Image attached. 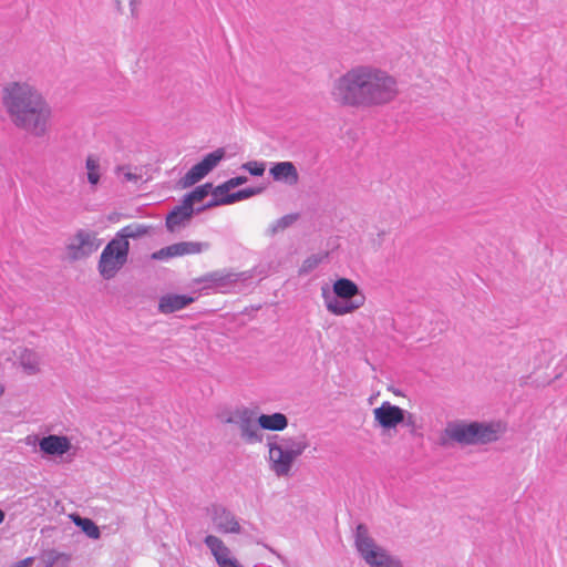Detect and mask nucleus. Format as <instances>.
Returning <instances> with one entry per match:
<instances>
[{
    "instance_id": "nucleus-17",
    "label": "nucleus",
    "mask_w": 567,
    "mask_h": 567,
    "mask_svg": "<svg viewBox=\"0 0 567 567\" xmlns=\"http://www.w3.org/2000/svg\"><path fill=\"white\" fill-rule=\"evenodd\" d=\"M194 298L187 295L166 293L159 298L158 311L164 315H169L186 308L194 302Z\"/></svg>"
},
{
    "instance_id": "nucleus-41",
    "label": "nucleus",
    "mask_w": 567,
    "mask_h": 567,
    "mask_svg": "<svg viewBox=\"0 0 567 567\" xmlns=\"http://www.w3.org/2000/svg\"><path fill=\"white\" fill-rule=\"evenodd\" d=\"M136 2H137V0H130V7H131L132 11L134 10Z\"/></svg>"
},
{
    "instance_id": "nucleus-29",
    "label": "nucleus",
    "mask_w": 567,
    "mask_h": 567,
    "mask_svg": "<svg viewBox=\"0 0 567 567\" xmlns=\"http://www.w3.org/2000/svg\"><path fill=\"white\" fill-rule=\"evenodd\" d=\"M225 150L219 147L214 152L206 154L200 161V164L208 171V173H210L225 157Z\"/></svg>"
},
{
    "instance_id": "nucleus-34",
    "label": "nucleus",
    "mask_w": 567,
    "mask_h": 567,
    "mask_svg": "<svg viewBox=\"0 0 567 567\" xmlns=\"http://www.w3.org/2000/svg\"><path fill=\"white\" fill-rule=\"evenodd\" d=\"M402 419H403V421L401 424L406 426L408 429H410V431L413 433L417 427L415 415L403 409V417Z\"/></svg>"
},
{
    "instance_id": "nucleus-22",
    "label": "nucleus",
    "mask_w": 567,
    "mask_h": 567,
    "mask_svg": "<svg viewBox=\"0 0 567 567\" xmlns=\"http://www.w3.org/2000/svg\"><path fill=\"white\" fill-rule=\"evenodd\" d=\"M208 171L199 163L195 164L186 174L183 176L178 185L181 188H188L199 181H202L206 175H208Z\"/></svg>"
},
{
    "instance_id": "nucleus-5",
    "label": "nucleus",
    "mask_w": 567,
    "mask_h": 567,
    "mask_svg": "<svg viewBox=\"0 0 567 567\" xmlns=\"http://www.w3.org/2000/svg\"><path fill=\"white\" fill-rule=\"evenodd\" d=\"M354 546L370 567H402L400 560L375 544L364 524H359L355 528Z\"/></svg>"
},
{
    "instance_id": "nucleus-6",
    "label": "nucleus",
    "mask_w": 567,
    "mask_h": 567,
    "mask_svg": "<svg viewBox=\"0 0 567 567\" xmlns=\"http://www.w3.org/2000/svg\"><path fill=\"white\" fill-rule=\"evenodd\" d=\"M130 243L113 238L103 249L99 260V271L104 279H112L126 264Z\"/></svg>"
},
{
    "instance_id": "nucleus-35",
    "label": "nucleus",
    "mask_w": 567,
    "mask_h": 567,
    "mask_svg": "<svg viewBox=\"0 0 567 567\" xmlns=\"http://www.w3.org/2000/svg\"><path fill=\"white\" fill-rule=\"evenodd\" d=\"M223 205H229V200L227 199V194L223 195H213V198L205 204L206 209L216 207V206H223Z\"/></svg>"
},
{
    "instance_id": "nucleus-36",
    "label": "nucleus",
    "mask_w": 567,
    "mask_h": 567,
    "mask_svg": "<svg viewBox=\"0 0 567 567\" xmlns=\"http://www.w3.org/2000/svg\"><path fill=\"white\" fill-rule=\"evenodd\" d=\"M118 171L123 172L124 182H137L141 177L130 171L124 172V167H120Z\"/></svg>"
},
{
    "instance_id": "nucleus-16",
    "label": "nucleus",
    "mask_w": 567,
    "mask_h": 567,
    "mask_svg": "<svg viewBox=\"0 0 567 567\" xmlns=\"http://www.w3.org/2000/svg\"><path fill=\"white\" fill-rule=\"evenodd\" d=\"M269 173L274 181L282 182L287 185H296L299 182L298 171L292 162H278L275 163Z\"/></svg>"
},
{
    "instance_id": "nucleus-39",
    "label": "nucleus",
    "mask_w": 567,
    "mask_h": 567,
    "mask_svg": "<svg viewBox=\"0 0 567 567\" xmlns=\"http://www.w3.org/2000/svg\"><path fill=\"white\" fill-rule=\"evenodd\" d=\"M4 518H6L4 512L2 509H0V524L3 523Z\"/></svg>"
},
{
    "instance_id": "nucleus-38",
    "label": "nucleus",
    "mask_w": 567,
    "mask_h": 567,
    "mask_svg": "<svg viewBox=\"0 0 567 567\" xmlns=\"http://www.w3.org/2000/svg\"><path fill=\"white\" fill-rule=\"evenodd\" d=\"M204 210H206L205 205H203V206H200V207H197V208H195V207H194V215H195V214H200V213H203Z\"/></svg>"
},
{
    "instance_id": "nucleus-13",
    "label": "nucleus",
    "mask_w": 567,
    "mask_h": 567,
    "mask_svg": "<svg viewBox=\"0 0 567 567\" xmlns=\"http://www.w3.org/2000/svg\"><path fill=\"white\" fill-rule=\"evenodd\" d=\"M471 433L470 422L452 421L449 422L440 436V445L447 446L451 443L460 445H470Z\"/></svg>"
},
{
    "instance_id": "nucleus-23",
    "label": "nucleus",
    "mask_w": 567,
    "mask_h": 567,
    "mask_svg": "<svg viewBox=\"0 0 567 567\" xmlns=\"http://www.w3.org/2000/svg\"><path fill=\"white\" fill-rule=\"evenodd\" d=\"M148 229L150 227L146 225L133 223L120 229L114 238L128 241L130 238L136 239L148 234Z\"/></svg>"
},
{
    "instance_id": "nucleus-4",
    "label": "nucleus",
    "mask_w": 567,
    "mask_h": 567,
    "mask_svg": "<svg viewBox=\"0 0 567 567\" xmlns=\"http://www.w3.org/2000/svg\"><path fill=\"white\" fill-rule=\"evenodd\" d=\"M332 288L333 297L323 291L326 307L331 313L344 316L363 306L365 297L354 281L348 278H339L333 282Z\"/></svg>"
},
{
    "instance_id": "nucleus-14",
    "label": "nucleus",
    "mask_w": 567,
    "mask_h": 567,
    "mask_svg": "<svg viewBox=\"0 0 567 567\" xmlns=\"http://www.w3.org/2000/svg\"><path fill=\"white\" fill-rule=\"evenodd\" d=\"M204 544L210 550L219 567H243L238 560L230 555V549L215 535H207Z\"/></svg>"
},
{
    "instance_id": "nucleus-19",
    "label": "nucleus",
    "mask_w": 567,
    "mask_h": 567,
    "mask_svg": "<svg viewBox=\"0 0 567 567\" xmlns=\"http://www.w3.org/2000/svg\"><path fill=\"white\" fill-rule=\"evenodd\" d=\"M257 422L261 429L269 431H282L288 426L287 416L279 412L272 414H261Z\"/></svg>"
},
{
    "instance_id": "nucleus-37",
    "label": "nucleus",
    "mask_w": 567,
    "mask_h": 567,
    "mask_svg": "<svg viewBox=\"0 0 567 567\" xmlns=\"http://www.w3.org/2000/svg\"><path fill=\"white\" fill-rule=\"evenodd\" d=\"M32 563H33V558L32 557H28V558L17 563L13 567H30V565Z\"/></svg>"
},
{
    "instance_id": "nucleus-30",
    "label": "nucleus",
    "mask_w": 567,
    "mask_h": 567,
    "mask_svg": "<svg viewBox=\"0 0 567 567\" xmlns=\"http://www.w3.org/2000/svg\"><path fill=\"white\" fill-rule=\"evenodd\" d=\"M264 190V187H247L239 189L235 193L227 194V199L229 200V205L250 198L255 195L260 194Z\"/></svg>"
},
{
    "instance_id": "nucleus-33",
    "label": "nucleus",
    "mask_w": 567,
    "mask_h": 567,
    "mask_svg": "<svg viewBox=\"0 0 567 567\" xmlns=\"http://www.w3.org/2000/svg\"><path fill=\"white\" fill-rule=\"evenodd\" d=\"M241 169L247 171L252 176H262L266 171V164L258 161H249L241 165Z\"/></svg>"
},
{
    "instance_id": "nucleus-28",
    "label": "nucleus",
    "mask_w": 567,
    "mask_h": 567,
    "mask_svg": "<svg viewBox=\"0 0 567 567\" xmlns=\"http://www.w3.org/2000/svg\"><path fill=\"white\" fill-rule=\"evenodd\" d=\"M248 182V178L246 176H236L231 177L225 183L216 186L213 190V195H223V194H230L229 190L233 188H236L245 183Z\"/></svg>"
},
{
    "instance_id": "nucleus-10",
    "label": "nucleus",
    "mask_w": 567,
    "mask_h": 567,
    "mask_svg": "<svg viewBox=\"0 0 567 567\" xmlns=\"http://www.w3.org/2000/svg\"><path fill=\"white\" fill-rule=\"evenodd\" d=\"M374 427H380L383 433L394 430L403 421V409L389 401L373 410Z\"/></svg>"
},
{
    "instance_id": "nucleus-40",
    "label": "nucleus",
    "mask_w": 567,
    "mask_h": 567,
    "mask_svg": "<svg viewBox=\"0 0 567 567\" xmlns=\"http://www.w3.org/2000/svg\"><path fill=\"white\" fill-rule=\"evenodd\" d=\"M38 567H50V566H47V563H42L41 557H39Z\"/></svg>"
},
{
    "instance_id": "nucleus-27",
    "label": "nucleus",
    "mask_w": 567,
    "mask_h": 567,
    "mask_svg": "<svg viewBox=\"0 0 567 567\" xmlns=\"http://www.w3.org/2000/svg\"><path fill=\"white\" fill-rule=\"evenodd\" d=\"M298 214H288L274 221L267 229V235L275 236L289 228L297 219Z\"/></svg>"
},
{
    "instance_id": "nucleus-42",
    "label": "nucleus",
    "mask_w": 567,
    "mask_h": 567,
    "mask_svg": "<svg viewBox=\"0 0 567 567\" xmlns=\"http://www.w3.org/2000/svg\"><path fill=\"white\" fill-rule=\"evenodd\" d=\"M4 388L0 384V396L3 394Z\"/></svg>"
},
{
    "instance_id": "nucleus-3",
    "label": "nucleus",
    "mask_w": 567,
    "mask_h": 567,
    "mask_svg": "<svg viewBox=\"0 0 567 567\" xmlns=\"http://www.w3.org/2000/svg\"><path fill=\"white\" fill-rule=\"evenodd\" d=\"M269 467L278 477H287L296 458L301 456L309 446L306 434L296 436L272 435L268 443Z\"/></svg>"
},
{
    "instance_id": "nucleus-9",
    "label": "nucleus",
    "mask_w": 567,
    "mask_h": 567,
    "mask_svg": "<svg viewBox=\"0 0 567 567\" xmlns=\"http://www.w3.org/2000/svg\"><path fill=\"white\" fill-rule=\"evenodd\" d=\"M499 422H470V445H483L496 442L504 432Z\"/></svg>"
},
{
    "instance_id": "nucleus-24",
    "label": "nucleus",
    "mask_w": 567,
    "mask_h": 567,
    "mask_svg": "<svg viewBox=\"0 0 567 567\" xmlns=\"http://www.w3.org/2000/svg\"><path fill=\"white\" fill-rule=\"evenodd\" d=\"M40 557L41 561L47 563V566L50 567H66L70 561L69 555L55 549L45 550Z\"/></svg>"
},
{
    "instance_id": "nucleus-1",
    "label": "nucleus",
    "mask_w": 567,
    "mask_h": 567,
    "mask_svg": "<svg viewBox=\"0 0 567 567\" xmlns=\"http://www.w3.org/2000/svg\"><path fill=\"white\" fill-rule=\"evenodd\" d=\"M399 94L398 81L385 70L373 65H355L337 78L331 99L340 106L370 109L383 106Z\"/></svg>"
},
{
    "instance_id": "nucleus-11",
    "label": "nucleus",
    "mask_w": 567,
    "mask_h": 567,
    "mask_svg": "<svg viewBox=\"0 0 567 567\" xmlns=\"http://www.w3.org/2000/svg\"><path fill=\"white\" fill-rule=\"evenodd\" d=\"M209 248L208 243L199 241H181L173 245L161 248L159 250L152 254V259L164 260L174 257H181L185 255L199 254Z\"/></svg>"
},
{
    "instance_id": "nucleus-31",
    "label": "nucleus",
    "mask_w": 567,
    "mask_h": 567,
    "mask_svg": "<svg viewBox=\"0 0 567 567\" xmlns=\"http://www.w3.org/2000/svg\"><path fill=\"white\" fill-rule=\"evenodd\" d=\"M328 254H313L306 258L300 267V274H309L315 270L326 258Z\"/></svg>"
},
{
    "instance_id": "nucleus-18",
    "label": "nucleus",
    "mask_w": 567,
    "mask_h": 567,
    "mask_svg": "<svg viewBox=\"0 0 567 567\" xmlns=\"http://www.w3.org/2000/svg\"><path fill=\"white\" fill-rule=\"evenodd\" d=\"M40 450L48 455H63L70 450V441L65 436L48 435L40 440Z\"/></svg>"
},
{
    "instance_id": "nucleus-25",
    "label": "nucleus",
    "mask_w": 567,
    "mask_h": 567,
    "mask_svg": "<svg viewBox=\"0 0 567 567\" xmlns=\"http://www.w3.org/2000/svg\"><path fill=\"white\" fill-rule=\"evenodd\" d=\"M213 184L206 183L200 186H197L195 189L186 194L183 198V202L190 207H194V204L197 202H202L206 198L210 193L213 194Z\"/></svg>"
},
{
    "instance_id": "nucleus-32",
    "label": "nucleus",
    "mask_w": 567,
    "mask_h": 567,
    "mask_svg": "<svg viewBox=\"0 0 567 567\" xmlns=\"http://www.w3.org/2000/svg\"><path fill=\"white\" fill-rule=\"evenodd\" d=\"M85 167L87 169V181L91 185H96L100 182V163L99 159L89 156L85 162Z\"/></svg>"
},
{
    "instance_id": "nucleus-7",
    "label": "nucleus",
    "mask_w": 567,
    "mask_h": 567,
    "mask_svg": "<svg viewBox=\"0 0 567 567\" xmlns=\"http://www.w3.org/2000/svg\"><path fill=\"white\" fill-rule=\"evenodd\" d=\"M101 246L94 231L79 229L66 245L68 257L72 261L85 259Z\"/></svg>"
},
{
    "instance_id": "nucleus-26",
    "label": "nucleus",
    "mask_w": 567,
    "mask_h": 567,
    "mask_svg": "<svg viewBox=\"0 0 567 567\" xmlns=\"http://www.w3.org/2000/svg\"><path fill=\"white\" fill-rule=\"evenodd\" d=\"M73 523L81 528V530L90 538L97 539L101 536V532L97 525L87 517H81L80 515L72 516Z\"/></svg>"
},
{
    "instance_id": "nucleus-12",
    "label": "nucleus",
    "mask_w": 567,
    "mask_h": 567,
    "mask_svg": "<svg viewBox=\"0 0 567 567\" xmlns=\"http://www.w3.org/2000/svg\"><path fill=\"white\" fill-rule=\"evenodd\" d=\"M213 524L221 534H239L241 527L236 516L223 505H212L209 509Z\"/></svg>"
},
{
    "instance_id": "nucleus-2",
    "label": "nucleus",
    "mask_w": 567,
    "mask_h": 567,
    "mask_svg": "<svg viewBox=\"0 0 567 567\" xmlns=\"http://www.w3.org/2000/svg\"><path fill=\"white\" fill-rule=\"evenodd\" d=\"M1 103L13 126L35 137L47 134L52 110L35 87L25 82H10L2 89Z\"/></svg>"
},
{
    "instance_id": "nucleus-21",
    "label": "nucleus",
    "mask_w": 567,
    "mask_h": 567,
    "mask_svg": "<svg viewBox=\"0 0 567 567\" xmlns=\"http://www.w3.org/2000/svg\"><path fill=\"white\" fill-rule=\"evenodd\" d=\"M202 281L215 288H226L237 281V276L231 272L213 271L205 275Z\"/></svg>"
},
{
    "instance_id": "nucleus-20",
    "label": "nucleus",
    "mask_w": 567,
    "mask_h": 567,
    "mask_svg": "<svg viewBox=\"0 0 567 567\" xmlns=\"http://www.w3.org/2000/svg\"><path fill=\"white\" fill-rule=\"evenodd\" d=\"M20 365L28 374H34L39 370V355L33 350L27 348H19L16 351Z\"/></svg>"
},
{
    "instance_id": "nucleus-15",
    "label": "nucleus",
    "mask_w": 567,
    "mask_h": 567,
    "mask_svg": "<svg viewBox=\"0 0 567 567\" xmlns=\"http://www.w3.org/2000/svg\"><path fill=\"white\" fill-rule=\"evenodd\" d=\"M194 216V207L187 206L183 200L166 216L165 226L168 231L174 233L178 227L185 226Z\"/></svg>"
},
{
    "instance_id": "nucleus-8",
    "label": "nucleus",
    "mask_w": 567,
    "mask_h": 567,
    "mask_svg": "<svg viewBox=\"0 0 567 567\" xmlns=\"http://www.w3.org/2000/svg\"><path fill=\"white\" fill-rule=\"evenodd\" d=\"M226 423H235L240 430L241 439L248 444L260 443L262 434L254 419V413L247 408L237 410L233 415L226 419Z\"/></svg>"
}]
</instances>
